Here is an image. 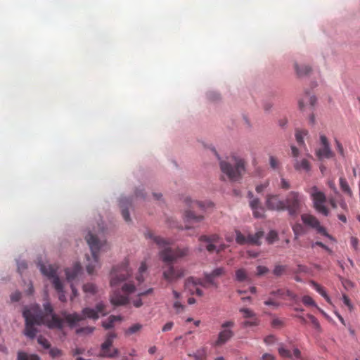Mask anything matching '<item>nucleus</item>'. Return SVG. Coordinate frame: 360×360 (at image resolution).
Masks as SVG:
<instances>
[{
    "instance_id": "a19ab883",
    "label": "nucleus",
    "mask_w": 360,
    "mask_h": 360,
    "mask_svg": "<svg viewBox=\"0 0 360 360\" xmlns=\"http://www.w3.org/2000/svg\"><path fill=\"white\" fill-rule=\"evenodd\" d=\"M38 343L41 345L44 349H50L51 344L43 336L39 335L37 338Z\"/></svg>"
},
{
    "instance_id": "393cba45",
    "label": "nucleus",
    "mask_w": 360,
    "mask_h": 360,
    "mask_svg": "<svg viewBox=\"0 0 360 360\" xmlns=\"http://www.w3.org/2000/svg\"><path fill=\"white\" fill-rule=\"evenodd\" d=\"M309 283L328 303H330V299L322 286L314 281H311Z\"/></svg>"
},
{
    "instance_id": "6e6d98bb",
    "label": "nucleus",
    "mask_w": 360,
    "mask_h": 360,
    "mask_svg": "<svg viewBox=\"0 0 360 360\" xmlns=\"http://www.w3.org/2000/svg\"><path fill=\"white\" fill-rule=\"evenodd\" d=\"M174 308L176 309V313H180L183 311L184 306L181 302L176 301L174 303Z\"/></svg>"
},
{
    "instance_id": "58836bf2",
    "label": "nucleus",
    "mask_w": 360,
    "mask_h": 360,
    "mask_svg": "<svg viewBox=\"0 0 360 360\" xmlns=\"http://www.w3.org/2000/svg\"><path fill=\"white\" fill-rule=\"evenodd\" d=\"M293 232L295 236V238H297L299 236L304 233V227L301 224H296L292 227Z\"/></svg>"
},
{
    "instance_id": "a878e982",
    "label": "nucleus",
    "mask_w": 360,
    "mask_h": 360,
    "mask_svg": "<svg viewBox=\"0 0 360 360\" xmlns=\"http://www.w3.org/2000/svg\"><path fill=\"white\" fill-rule=\"evenodd\" d=\"M119 354V350L116 348H113L111 349V347L109 349H101V353L99 354L101 357H107V358H114L117 356Z\"/></svg>"
},
{
    "instance_id": "338daca9",
    "label": "nucleus",
    "mask_w": 360,
    "mask_h": 360,
    "mask_svg": "<svg viewBox=\"0 0 360 360\" xmlns=\"http://www.w3.org/2000/svg\"><path fill=\"white\" fill-rule=\"evenodd\" d=\"M291 151H292V155L294 158L298 157L300 152H299V150L295 146H291Z\"/></svg>"
},
{
    "instance_id": "4d7b16f0",
    "label": "nucleus",
    "mask_w": 360,
    "mask_h": 360,
    "mask_svg": "<svg viewBox=\"0 0 360 360\" xmlns=\"http://www.w3.org/2000/svg\"><path fill=\"white\" fill-rule=\"evenodd\" d=\"M275 340H276L275 336L270 335L266 336L264 338V342L266 345H271V344H273L275 342Z\"/></svg>"
},
{
    "instance_id": "4c0bfd02",
    "label": "nucleus",
    "mask_w": 360,
    "mask_h": 360,
    "mask_svg": "<svg viewBox=\"0 0 360 360\" xmlns=\"http://www.w3.org/2000/svg\"><path fill=\"white\" fill-rule=\"evenodd\" d=\"M252 211L255 218H263L264 217V208L263 207H257Z\"/></svg>"
},
{
    "instance_id": "e2e57ef3",
    "label": "nucleus",
    "mask_w": 360,
    "mask_h": 360,
    "mask_svg": "<svg viewBox=\"0 0 360 360\" xmlns=\"http://www.w3.org/2000/svg\"><path fill=\"white\" fill-rule=\"evenodd\" d=\"M315 245L319 246V247L325 249L327 251H330V250L326 245H324L322 242L316 241V243L312 244L311 247L314 248Z\"/></svg>"
},
{
    "instance_id": "423d86ee",
    "label": "nucleus",
    "mask_w": 360,
    "mask_h": 360,
    "mask_svg": "<svg viewBox=\"0 0 360 360\" xmlns=\"http://www.w3.org/2000/svg\"><path fill=\"white\" fill-rule=\"evenodd\" d=\"M85 239L88 243L91 252V257L86 255L87 264H86V271L89 274H92L96 267L99 266L98 253L104 245V242L98 240L97 236L89 232Z\"/></svg>"
},
{
    "instance_id": "7c9ffc66",
    "label": "nucleus",
    "mask_w": 360,
    "mask_h": 360,
    "mask_svg": "<svg viewBox=\"0 0 360 360\" xmlns=\"http://www.w3.org/2000/svg\"><path fill=\"white\" fill-rule=\"evenodd\" d=\"M287 271V266L286 265H281V264H276L274 266V269L273 270V274L276 277L281 276L283 275Z\"/></svg>"
},
{
    "instance_id": "3c124183",
    "label": "nucleus",
    "mask_w": 360,
    "mask_h": 360,
    "mask_svg": "<svg viewBox=\"0 0 360 360\" xmlns=\"http://www.w3.org/2000/svg\"><path fill=\"white\" fill-rule=\"evenodd\" d=\"M94 327H84V328H81L78 329L77 330V333H83L89 334V333H91L94 331Z\"/></svg>"
},
{
    "instance_id": "6e6552de",
    "label": "nucleus",
    "mask_w": 360,
    "mask_h": 360,
    "mask_svg": "<svg viewBox=\"0 0 360 360\" xmlns=\"http://www.w3.org/2000/svg\"><path fill=\"white\" fill-rule=\"evenodd\" d=\"M40 271L42 274L52 279V283L54 288L58 293L59 300L61 302L66 301V297L63 291V285L60 278L57 276L58 266L55 264H40Z\"/></svg>"
},
{
    "instance_id": "bf43d9fd",
    "label": "nucleus",
    "mask_w": 360,
    "mask_h": 360,
    "mask_svg": "<svg viewBox=\"0 0 360 360\" xmlns=\"http://www.w3.org/2000/svg\"><path fill=\"white\" fill-rule=\"evenodd\" d=\"M264 304L267 306H273L274 307H278L279 306V303L273 300L272 299H269L264 301Z\"/></svg>"
},
{
    "instance_id": "2eb2a0df",
    "label": "nucleus",
    "mask_w": 360,
    "mask_h": 360,
    "mask_svg": "<svg viewBox=\"0 0 360 360\" xmlns=\"http://www.w3.org/2000/svg\"><path fill=\"white\" fill-rule=\"evenodd\" d=\"M320 143L321 147L315 151V155L318 159L321 160L323 158L329 159L333 158L335 154L332 151L329 141L324 134H320Z\"/></svg>"
},
{
    "instance_id": "473e14b6",
    "label": "nucleus",
    "mask_w": 360,
    "mask_h": 360,
    "mask_svg": "<svg viewBox=\"0 0 360 360\" xmlns=\"http://www.w3.org/2000/svg\"><path fill=\"white\" fill-rule=\"evenodd\" d=\"M239 311L243 314V317L247 319H252L254 318H257L255 313L248 308H240Z\"/></svg>"
},
{
    "instance_id": "412c9836",
    "label": "nucleus",
    "mask_w": 360,
    "mask_h": 360,
    "mask_svg": "<svg viewBox=\"0 0 360 360\" xmlns=\"http://www.w3.org/2000/svg\"><path fill=\"white\" fill-rule=\"evenodd\" d=\"M122 317L120 316H110L108 319L102 323V326L105 329H110L113 328L115 322H120Z\"/></svg>"
},
{
    "instance_id": "13d9d810",
    "label": "nucleus",
    "mask_w": 360,
    "mask_h": 360,
    "mask_svg": "<svg viewBox=\"0 0 360 360\" xmlns=\"http://www.w3.org/2000/svg\"><path fill=\"white\" fill-rule=\"evenodd\" d=\"M285 289H278L277 290L271 291V295L283 297L285 295Z\"/></svg>"
},
{
    "instance_id": "f3484780",
    "label": "nucleus",
    "mask_w": 360,
    "mask_h": 360,
    "mask_svg": "<svg viewBox=\"0 0 360 360\" xmlns=\"http://www.w3.org/2000/svg\"><path fill=\"white\" fill-rule=\"evenodd\" d=\"M219 239L220 237L219 236V235L212 234L210 236H201L199 238V240L200 242H205L207 243V245L205 247L206 250L210 252H212L216 250V245L214 244L218 243Z\"/></svg>"
},
{
    "instance_id": "774afa93",
    "label": "nucleus",
    "mask_w": 360,
    "mask_h": 360,
    "mask_svg": "<svg viewBox=\"0 0 360 360\" xmlns=\"http://www.w3.org/2000/svg\"><path fill=\"white\" fill-rule=\"evenodd\" d=\"M328 202H329V204L330 205V206L332 207V208H333V209H336L337 208L338 202H336L335 198H330L329 200H328Z\"/></svg>"
},
{
    "instance_id": "052dcab7",
    "label": "nucleus",
    "mask_w": 360,
    "mask_h": 360,
    "mask_svg": "<svg viewBox=\"0 0 360 360\" xmlns=\"http://www.w3.org/2000/svg\"><path fill=\"white\" fill-rule=\"evenodd\" d=\"M173 322L172 321H169V322H167L162 328V330L163 332H166V331H169L170 330H172V327H173Z\"/></svg>"
},
{
    "instance_id": "0eeeda50",
    "label": "nucleus",
    "mask_w": 360,
    "mask_h": 360,
    "mask_svg": "<svg viewBox=\"0 0 360 360\" xmlns=\"http://www.w3.org/2000/svg\"><path fill=\"white\" fill-rule=\"evenodd\" d=\"M107 314L106 305L103 302H98L96 304L95 309L89 307L84 308L82 311V315L77 313L65 314L64 317L68 323L74 324L86 318L97 320L99 318V314L105 316Z\"/></svg>"
},
{
    "instance_id": "09e8293b",
    "label": "nucleus",
    "mask_w": 360,
    "mask_h": 360,
    "mask_svg": "<svg viewBox=\"0 0 360 360\" xmlns=\"http://www.w3.org/2000/svg\"><path fill=\"white\" fill-rule=\"evenodd\" d=\"M335 144H336V148H337L338 152L340 153V155L342 157L344 158L345 156V151H344V148H343L342 143L338 140L335 139Z\"/></svg>"
},
{
    "instance_id": "c85d7f7f",
    "label": "nucleus",
    "mask_w": 360,
    "mask_h": 360,
    "mask_svg": "<svg viewBox=\"0 0 360 360\" xmlns=\"http://www.w3.org/2000/svg\"><path fill=\"white\" fill-rule=\"evenodd\" d=\"M146 271H147V265L145 262H142L139 268L138 274L136 277V280L137 281L139 284L143 282V281H144L143 274L146 273Z\"/></svg>"
},
{
    "instance_id": "20e7f679",
    "label": "nucleus",
    "mask_w": 360,
    "mask_h": 360,
    "mask_svg": "<svg viewBox=\"0 0 360 360\" xmlns=\"http://www.w3.org/2000/svg\"><path fill=\"white\" fill-rule=\"evenodd\" d=\"M220 169L223 174L231 181L241 179L245 171V162L243 159L232 155L219 162Z\"/></svg>"
},
{
    "instance_id": "72a5a7b5",
    "label": "nucleus",
    "mask_w": 360,
    "mask_h": 360,
    "mask_svg": "<svg viewBox=\"0 0 360 360\" xmlns=\"http://www.w3.org/2000/svg\"><path fill=\"white\" fill-rule=\"evenodd\" d=\"M226 273L225 269L223 267H218L214 269L212 272L208 273V274L213 278L216 279V278L220 277L224 275Z\"/></svg>"
},
{
    "instance_id": "b1692460",
    "label": "nucleus",
    "mask_w": 360,
    "mask_h": 360,
    "mask_svg": "<svg viewBox=\"0 0 360 360\" xmlns=\"http://www.w3.org/2000/svg\"><path fill=\"white\" fill-rule=\"evenodd\" d=\"M340 186L342 192H344L345 194H347L349 197H352L353 193L346 180V179L344 176H340Z\"/></svg>"
},
{
    "instance_id": "bb28decb",
    "label": "nucleus",
    "mask_w": 360,
    "mask_h": 360,
    "mask_svg": "<svg viewBox=\"0 0 360 360\" xmlns=\"http://www.w3.org/2000/svg\"><path fill=\"white\" fill-rule=\"evenodd\" d=\"M117 337V335L115 333H108L105 340L104 342L101 345V349H109L112 347L114 339Z\"/></svg>"
},
{
    "instance_id": "f03ea898",
    "label": "nucleus",
    "mask_w": 360,
    "mask_h": 360,
    "mask_svg": "<svg viewBox=\"0 0 360 360\" xmlns=\"http://www.w3.org/2000/svg\"><path fill=\"white\" fill-rule=\"evenodd\" d=\"M131 270L129 262L124 260L121 264L113 267L110 273V285L113 292L110 295V302L115 306L124 305L128 303V295L136 290L135 285L127 281Z\"/></svg>"
},
{
    "instance_id": "c03bdc74",
    "label": "nucleus",
    "mask_w": 360,
    "mask_h": 360,
    "mask_svg": "<svg viewBox=\"0 0 360 360\" xmlns=\"http://www.w3.org/2000/svg\"><path fill=\"white\" fill-rule=\"evenodd\" d=\"M250 207L251 210H255L257 207H262L259 198H255L250 200L249 202Z\"/></svg>"
},
{
    "instance_id": "0e129e2a",
    "label": "nucleus",
    "mask_w": 360,
    "mask_h": 360,
    "mask_svg": "<svg viewBox=\"0 0 360 360\" xmlns=\"http://www.w3.org/2000/svg\"><path fill=\"white\" fill-rule=\"evenodd\" d=\"M267 186H268V183L258 185L256 186V191L259 193H262L264 190V188L267 187Z\"/></svg>"
},
{
    "instance_id": "49530a36",
    "label": "nucleus",
    "mask_w": 360,
    "mask_h": 360,
    "mask_svg": "<svg viewBox=\"0 0 360 360\" xmlns=\"http://www.w3.org/2000/svg\"><path fill=\"white\" fill-rule=\"evenodd\" d=\"M278 238L277 233L274 231H271L267 236V240L269 243H273Z\"/></svg>"
},
{
    "instance_id": "a18cd8bd",
    "label": "nucleus",
    "mask_w": 360,
    "mask_h": 360,
    "mask_svg": "<svg viewBox=\"0 0 360 360\" xmlns=\"http://www.w3.org/2000/svg\"><path fill=\"white\" fill-rule=\"evenodd\" d=\"M269 271V269L264 266H257V276H261L266 274H267Z\"/></svg>"
},
{
    "instance_id": "ea45409f",
    "label": "nucleus",
    "mask_w": 360,
    "mask_h": 360,
    "mask_svg": "<svg viewBox=\"0 0 360 360\" xmlns=\"http://www.w3.org/2000/svg\"><path fill=\"white\" fill-rule=\"evenodd\" d=\"M259 321L258 318H254L252 319L245 321L242 325L244 328H248V327L256 326L259 324Z\"/></svg>"
},
{
    "instance_id": "dca6fc26",
    "label": "nucleus",
    "mask_w": 360,
    "mask_h": 360,
    "mask_svg": "<svg viewBox=\"0 0 360 360\" xmlns=\"http://www.w3.org/2000/svg\"><path fill=\"white\" fill-rule=\"evenodd\" d=\"M266 206L270 210H285V202L277 195H268L266 198Z\"/></svg>"
},
{
    "instance_id": "c9c22d12",
    "label": "nucleus",
    "mask_w": 360,
    "mask_h": 360,
    "mask_svg": "<svg viewBox=\"0 0 360 360\" xmlns=\"http://www.w3.org/2000/svg\"><path fill=\"white\" fill-rule=\"evenodd\" d=\"M83 290L86 293L94 295L96 292V286L94 283H86L83 285Z\"/></svg>"
},
{
    "instance_id": "aec40b11",
    "label": "nucleus",
    "mask_w": 360,
    "mask_h": 360,
    "mask_svg": "<svg viewBox=\"0 0 360 360\" xmlns=\"http://www.w3.org/2000/svg\"><path fill=\"white\" fill-rule=\"evenodd\" d=\"M294 168L297 171H304L309 172L311 169V165L306 158H303L301 160H295L294 162Z\"/></svg>"
},
{
    "instance_id": "9b49d317",
    "label": "nucleus",
    "mask_w": 360,
    "mask_h": 360,
    "mask_svg": "<svg viewBox=\"0 0 360 360\" xmlns=\"http://www.w3.org/2000/svg\"><path fill=\"white\" fill-rule=\"evenodd\" d=\"M235 326V322L228 321L224 322L221 326V330L218 334L217 340L212 343L214 347H221L229 341L234 335L232 328Z\"/></svg>"
},
{
    "instance_id": "ddd939ff",
    "label": "nucleus",
    "mask_w": 360,
    "mask_h": 360,
    "mask_svg": "<svg viewBox=\"0 0 360 360\" xmlns=\"http://www.w3.org/2000/svg\"><path fill=\"white\" fill-rule=\"evenodd\" d=\"M301 219L304 224L315 229L319 233L322 234L330 240L333 239V237L328 233L326 229L321 226L319 221L316 217L309 214H303L301 216Z\"/></svg>"
},
{
    "instance_id": "e433bc0d",
    "label": "nucleus",
    "mask_w": 360,
    "mask_h": 360,
    "mask_svg": "<svg viewBox=\"0 0 360 360\" xmlns=\"http://www.w3.org/2000/svg\"><path fill=\"white\" fill-rule=\"evenodd\" d=\"M141 328H142L141 324H140V323L134 324L127 330L126 334L127 335L134 334V333L139 331Z\"/></svg>"
},
{
    "instance_id": "f257e3e1",
    "label": "nucleus",
    "mask_w": 360,
    "mask_h": 360,
    "mask_svg": "<svg viewBox=\"0 0 360 360\" xmlns=\"http://www.w3.org/2000/svg\"><path fill=\"white\" fill-rule=\"evenodd\" d=\"M145 236L148 238L153 239V241L162 250L159 252L160 259L165 263L163 268V278L168 282H172L184 275V271L181 269H175L173 262L178 259L187 256L189 253L188 248H177L172 249L169 247V242L160 236H155L150 231H147Z\"/></svg>"
},
{
    "instance_id": "f704fd0d",
    "label": "nucleus",
    "mask_w": 360,
    "mask_h": 360,
    "mask_svg": "<svg viewBox=\"0 0 360 360\" xmlns=\"http://www.w3.org/2000/svg\"><path fill=\"white\" fill-rule=\"evenodd\" d=\"M269 165H270L271 168H272L274 170H276L280 168L281 163H280L279 160L276 157H275L274 155H270L269 156Z\"/></svg>"
},
{
    "instance_id": "5fc2aeb1",
    "label": "nucleus",
    "mask_w": 360,
    "mask_h": 360,
    "mask_svg": "<svg viewBox=\"0 0 360 360\" xmlns=\"http://www.w3.org/2000/svg\"><path fill=\"white\" fill-rule=\"evenodd\" d=\"M21 297V293L19 291H16L11 295V300L13 302H18Z\"/></svg>"
},
{
    "instance_id": "4be33fe9",
    "label": "nucleus",
    "mask_w": 360,
    "mask_h": 360,
    "mask_svg": "<svg viewBox=\"0 0 360 360\" xmlns=\"http://www.w3.org/2000/svg\"><path fill=\"white\" fill-rule=\"evenodd\" d=\"M188 356L193 357L195 360H207V349L202 347L197 349L193 354H188Z\"/></svg>"
},
{
    "instance_id": "c756f323",
    "label": "nucleus",
    "mask_w": 360,
    "mask_h": 360,
    "mask_svg": "<svg viewBox=\"0 0 360 360\" xmlns=\"http://www.w3.org/2000/svg\"><path fill=\"white\" fill-rule=\"evenodd\" d=\"M236 279L239 282L248 281L250 280L247 271L244 269H239L236 271Z\"/></svg>"
},
{
    "instance_id": "de8ad7c7",
    "label": "nucleus",
    "mask_w": 360,
    "mask_h": 360,
    "mask_svg": "<svg viewBox=\"0 0 360 360\" xmlns=\"http://www.w3.org/2000/svg\"><path fill=\"white\" fill-rule=\"evenodd\" d=\"M27 268V265L25 261L18 262V271L20 274H22Z\"/></svg>"
},
{
    "instance_id": "6ab92c4d",
    "label": "nucleus",
    "mask_w": 360,
    "mask_h": 360,
    "mask_svg": "<svg viewBox=\"0 0 360 360\" xmlns=\"http://www.w3.org/2000/svg\"><path fill=\"white\" fill-rule=\"evenodd\" d=\"M82 266L79 263H75L72 267L65 269L66 278L72 282L81 272Z\"/></svg>"
},
{
    "instance_id": "cd10ccee",
    "label": "nucleus",
    "mask_w": 360,
    "mask_h": 360,
    "mask_svg": "<svg viewBox=\"0 0 360 360\" xmlns=\"http://www.w3.org/2000/svg\"><path fill=\"white\" fill-rule=\"evenodd\" d=\"M295 69L299 77L307 75L311 71V68L309 66L305 65L299 66L297 63L295 64Z\"/></svg>"
},
{
    "instance_id": "1a4fd4ad",
    "label": "nucleus",
    "mask_w": 360,
    "mask_h": 360,
    "mask_svg": "<svg viewBox=\"0 0 360 360\" xmlns=\"http://www.w3.org/2000/svg\"><path fill=\"white\" fill-rule=\"evenodd\" d=\"M304 196L297 191H290L288 193L284 200L285 210L289 215L296 216L304 204Z\"/></svg>"
},
{
    "instance_id": "8fccbe9b",
    "label": "nucleus",
    "mask_w": 360,
    "mask_h": 360,
    "mask_svg": "<svg viewBox=\"0 0 360 360\" xmlns=\"http://www.w3.org/2000/svg\"><path fill=\"white\" fill-rule=\"evenodd\" d=\"M342 301H343V303L348 307L349 310L352 311L353 309V306H352L351 301H350L349 298L348 297V296H347L346 295H342Z\"/></svg>"
},
{
    "instance_id": "864d4df0",
    "label": "nucleus",
    "mask_w": 360,
    "mask_h": 360,
    "mask_svg": "<svg viewBox=\"0 0 360 360\" xmlns=\"http://www.w3.org/2000/svg\"><path fill=\"white\" fill-rule=\"evenodd\" d=\"M281 187L284 190H288L289 188H290V184L289 181H287L285 179L281 178Z\"/></svg>"
},
{
    "instance_id": "37998d69",
    "label": "nucleus",
    "mask_w": 360,
    "mask_h": 360,
    "mask_svg": "<svg viewBox=\"0 0 360 360\" xmlns=\"http://www.w3.org/2000/svg\"><path fill=\"white\" fill-rule=\"evenodd\" d=\"M302 302L306 306L316 307V304L315 302L314 301V300L312 299V297H311L309 295H304L302 297Z\"/></svg>"
},
{
    "instance_id": "a211bd4d",
    "label": "nucleus",
    "mask_w": 360,
    "mask_h": 360,
    "mask_svg": "<svg viewBox=\"0 0 360 360\" xmlns=\"http://www.w3.org/2000/svg\"><path fill=\"white\" fill-rule=\"evenodd\" d=\"M131 205V201L128 198H121L120 199V207L122 210V215L126 221H130V216L128 211L129 207Z\"/></svg>"
},
{
    "instance_id": "5701e85b",
    "label": "nucleus",
    "mask_w": 360,
    "mask_h": 360,
    "mask_svg": "<svg viewBox=\"0 0 360 360\" xmlns=\"http://www.w3.org/2000/svg\"><path fill=\"white\" fill-rule=\"evenodd\" d=\"M16 360H40V357L36 354H30L26 352L19 351L17 353Z\"/></svg>"
},
{
    "instance_id": "39448f33",
    "label": "nucleus",
    "mask_w": 360,
    "mask_h": 360,
    "mask_svg": "<svg viewBox=\"0 0 360 360\" xmlns=\"http://www.w3.org/2000/svg\"><path fill=\"white\" fill-rule=\"evenodd\" d=\"M184 202L188 206V210L185 211L184 214L185 219L188 222L198 223L202 221L204 216L201 214H196V212H203L207 208L213 207V203L210 201H197L188 197L185 198Z\"/></svg>"
},
{
    "instance_id": "4468645a",
    "label": "nucleus",
    "mask_w": 360,
    "mask_h": 360,
    "mask_svg": "<svg viewBox=\"0 0 360 360\" xmlns=\"http://www.w3.org/2000/svg\"><path fill=\"white\" fill-rule=\"evenodd\" d=\"M236 240L239 245H260V240L263 237V231H257L255 234H249L248 236H245L239 231H236Z\"/></svg>"
},
{
    "instance_id": "2f4dec72",
    "label": "nucleus",
    "mask_w": 360,
    "mask_h": 360,
    "mask_svg": "<svg viewBox=\"0 0 360 360\" xmlns=\"http://www.w3.org/2000/svg\"><path fill=\"white\" fill-rule=\"evenodd\" d=\"M307 134L306 130H296L295 139L300 146H304V137Z\"/></svg>"
},
{
    "instance_id": "79ce46f5",
    "label": "nucleus",
    "mask_w": 360,
    "mask_h": 360,
    "mask_svg": "<svg viewBox=\"0 0 360 360\" xmlns=\"http://www.w3.org/2000/svg\"><path fill=\"white\" fill-rule=\"evenodd\" d=\"M49 354L52 358H56L63 355V352L61 349L57 347H53L49 349Z\"/></svg>"
},
{
    "instance_id": "f8f14e48",
    "label": "nucleus",
    "mask_w": 360,
    "mask_h": 360,
    "mask_svg": "<svg viewBox=\"0 0 360 360\" xmlns=\"http://www.w3.org/2000/svg\"><path fill=\"white\" fill-rule=\"evenodd\" d=\"M191 285L193 287L200 285L204 288H210L212 287L217 288L219 287V283L216 280L213 279L208 273H205L203 278H196L191 277L188 278L186 281V286L189 288Z\"/></svg>"
},
{
    "instance_id": "69168bd1",
    "label": "nucleus",
    "mask_w": 360,
    "mask_h": 360,
    "mask_svg": "<svg viewBox=\"0 0 360 360\" xmlns=\"http://www.w3.org/2000/svg\"><path fill=\"white\" fill-rule=\"evenodd\" d=\"M262 360H275V357L271 354L266 353L262 355Z\"/></svg>"
},
{
    "instance_id": "9d476101",
    "label": "nucleus",
    "mask_w": 360,
    "mask_h": 360,
    "mask_svg": "<svg viewBox=\"0 0 360 360\" xmlns=\"http://www.w3.org/2000/svg\"><path fill=\"white\" fill-rule=\"evenodd\" d=\"M313 200L314 209L319 213L327 217L329 215V210L325 205L326 197L323 192L319 191L316 186H313L309 191Z\"/></svg>"
},
{
    "instance_id": "7ed1b4c3",
    "label": "nucleus",
    "mask_w": 360,
    "mask_h": 360,
    "mask_svg": "<svg viewBox=\"0 0 360 360\" xmlns=\"http://www.w3.org/2000/svg\"><path fill=\"white\" fill-rule=\"evenodd\" d=\"M44 312L37 309H25L23 316L25 319V335L30 339L36 337L38 330L37 326L41 324L46 325L50 328L61 329L63 326V320L53 314V308L50 303L44 304Z\"/></svg>"
},
{
    "instance_id": "680f3d73",
    "label": "nucleus",
    "mask_w": 360,
    "mask_h": 360,
    "mask_svg": "<svg viewBox=\"0 0 360 360\" xmlns=\"http://www.w3.org/2000/svg\"><path fill=\"white\" fill-rule=\"evenodd\" d=\"M338 204L340 205V207L343 210H345V211H347L348 210V207H347V205L346 203V202L345 201V200L343 198H340L339 202H338Z\"/></svg>"
},
{
    "instance_id": "603ef678",
    "label": "nucleus",
    "mask_w": 360,
    "mask_h": 360,
    "mask_svg": "<svg viewBox=\"0 0 360 360\" xmlns=\"http://www.w3.org/2000/svg\"><path fill=\"white\" fill-rule=\"evenodd\" d=\"M284 296L288 297L290 300L296 301L297 299V295L289 290H285Z\"/></svg>"
}]
</instances>
